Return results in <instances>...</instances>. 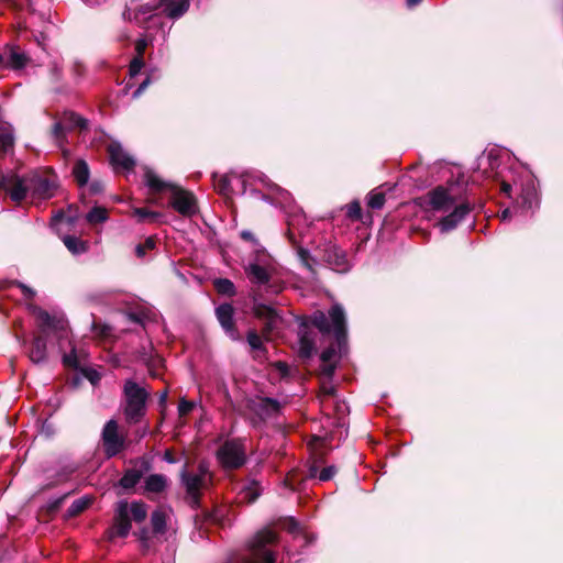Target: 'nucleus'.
<instances>
[{"label":"nucleus","mask_w":563,"mask_h":563,"mask_svg":"<svg viewBox=\"0 0 563 563\" xmlns=\"http://www.w3.org/2000/svg\"><path fill=\"white\" fill-rule=\"evenodd\" d=\"M148 506L143 500L129 503L119 500L114 506L111 526L104 531V538L113 541L117 538H126L132 529V522L140 525L147 518Z\"/></svg>","instance_id":"obj_1"},{"label":"nucleus","mask_w":563,"mask_h":563,"mask_svg":"<svg viewBox=\"0 0 563 563\" xmlns=\"http://www.w3.org/2000/svg\"><path fill=\"white\" fill-rule=\"evenodd\" d=\"M297 321L299 324L298 357L302 362H307L317 352L310 327L317 328L322 335H329L331 333V324L328 316L321 310H316L310 316L298 317Z\"/></svg>","instance_id":"obj_2"},{"label":"nucleus","mask_w":563,"mask_h":563,"mask_svg":"<svg viewBox=\"0 0 563 563\" xmlns=\"http://www.w3.org/2000/svg\"><path fill=\"white\" fill-rule=\"evenodd\" d=\"M467 189V181L464 176H459L455 180L446 181L445 186H437L424 197L418 198L420 206H427L434 211H446L450 206L464 199Z\"/></svg>","instance_id":"obj_3"},{"label":"nucleus","mask_w":563,"mask_h":563,"mask_svg":"<svg viewBox=\"0 0 563 563\" xmlns=\"http://www.w3.org/2000/svg\"><path fill=\"white\" fill-rule=\"evenodd\" d=\"M328 318L334 341L321 352L322 363H332L331 361L336 354L343 356L347 352V324L343 307L340 303L332 305Z\"/></svg>","instance_id":"obj_4"},{"label":"nucleus","mask_w":563,"mask_h":563,"mask_svg":"<svg viewBox=\"0 0 563 563\" xmlns=\"http://www.w3.org/2000/svg\"><path fill=\"white\" fill-rule=\"evenodd\" d=\"M278 534L271 528H264L256 532L249 542V550L252 556H244L239 563H276L274 552L267 549V545L276 544Z\"/></svg>","instance_id":"obj_5"},{"label":"nucleus","mask_w":563,"mask_h":563,"mask_svg":"<svg viewBox=\"0 0 563 563\" xmlns=\"http://www.w3.org/2000/svg\"><path fill=\"white\" fill-rule=\"evenodd\" d=\"M126 397V407L124 415L131 423H137L145 416L146 400L148 393L133 380H128L124 385Z\"/></svg>","instance_id":"obj_6"},{"label":"nucleus","mask_w":563,"mask_h":563,"mask_svg":"<svg viewBox=\"0 0 563 563\" xmlns=\"http://www.w3.org/2000/svg\"><path fill=\"white\" fill-rule=\"evenodd\" d=\"M58 188L57 176L53 172H32L29 174L30 196L34 200H48Z\"/></svg>","instance_id":"obj_7"},{"label":"nucleus","mask_w":563,"mask_h":563,"mask_svg":"<svg viewBox=\"0 0 563 563\" xmlns=\"http://www.w3.org/2000/svg\"><path fill=\"white\" fill-rule=\"evenodd\" d=\"M100 441L103 455L108 460L119 455L126 448L125 435L119 431V423L114 419L104 423Z\"/></svg>","instance_id":"obj_8"},{"label":"nucleus","mask_w":563,"mask_h":563,"mask_svg":"<svg viewBox=\"0 0 563 563\" xmlns=\"http://www.w3.org/2000/svg\"><path fill=\"white\" fill-rule=\"evenodd\" d=\"M199 474L189 472L186 466L180 472V482L186 489L187 503L192 509H198L201 503V489L205 486L206 470L200 465Z\"/></svg>","instance_id":"obj_9"},{"label":"nucleus","mask_w":563,"mask_h":563,"mask_svg":"<svg viewBox=\"0 0 563 563\" xmlns=\"http://www.w3.org/2000/svg\"><path fill=\"white\" fill-rule=\"evenodd\" d=\"M217 457L224 470H238L246 463L245 450L239 440L225 441L218 449Z\"/></svg>","instance_id":"obj_10"},{"label":"nucleus","mask_w":563,"mask_h":563,"mask_svg":"<svg viewBox=\"0 0 563 563\" xmlns=\"http://www.w3.org/2000/svg\"><path fill=\"white\" fill-rule=\"evenodd\" d=\"M253 301L252 311L254 317L264 322L261 331L262 336L269 341L272 333L277 327V322L280 321L282 318L275 308L262 302H257L256 295H254Z\"/></svg>","instance_id":"obj_11"},{"label":"nucleus","mask_w":563,"mask_h":563,"mask_svg":"<svg viewBox=\"0 0 563 563\" xmlns=\"http://www.w3.org/2000/svg\"><path fill=\"white\" fill-rule=\"evenodd\" d=\"M169 205L181 216L190 217L197 212L195 195L177 185L172 187Z\"/></svg>","instance_id":"obj_12"},{"label":"nucleus","mask_w":563,"mask_h":563,"mask_svg":"<svg viewBox=\"0 0 563 563\" xmlns=\"http://www.w3.org/2000/svg\"><path fill=\"white\" fill-rule=\"evenodd\" d=\"M321 260L333 271L344 273L349 269L346 253L335 244H327L322 249Z\"/></svg>","instance_id":"obj_13"},{"label":"nucleus","mask_w":563,"mask_h":563,"mask_svg":"<svg viewBox=\"0 0 563 563\" xmlns=\"http://www.w3.org/2000/svg\"><path fill=\"white\" fill-rule=\"evenodd\" d=\"M131 463H133L135 466L140 465V467L126 468L122 477L119 479L118 485L125 490L134 489L143 475L151 470V464L145 459L131 461Z\"/></svg>","instance_id":"obj_14"},{"label":"nucleus","mask_w":563,"mask_h":563,"mask_svg":"<svg viewBox=\"0 0 563 563\" xmlns=\"http://www.w3.org/2000/svg\"><path fill=\"white\" fill-rule=\"evenodd\" d=\"M461 201L462 202L457 205L452 212L439 221L438 225L442 232H450L454 230L474 209V203L466 200Z\"/></svg>","instance_id":"obj_15"},{"label":"nucleus","mask_w":563,"mask_h":563,"mask_svg":"<svg viewBox=\"0 0 563 563\" xmlns=\"http://www.w3.org/2000/svg\"><path fill=\"white\" fill-rule=\"evenodd\" d=\"M216 316L224 332L234 341L241 339L234 321V308L231 303L224 302L216 308Z\"/></svg>","instance_id":"obj_16"},{"label":"nucleus","mask_w":563,"mask_h":563,"mask_svg":"<svg viewBox=\"0 0 563 563\" xmlns=\"http://www.w3.org/2000/svg\"><path fill=\"white\" fill-rule=\"evenodd\" d=\"M107 153L109 159L114 169L121 167L124 170H133L135 167V161L129 154H126L121 144L117 141H112L107 146Z\"/></svg>","instance_id":"obj_17"},{"label":"nucleus","mask_w":563,"mask_h":563,"mask_svg":"<svg viewBox=\"0 0 563 563\" xmlns=\"http://www.w3.org/2000/svg\"><path fill=\"white\" fill-rule=\"evenodd\" d=\"M8 184L7 192L15 203H21L30 194L29 174L22 177L16 174H11L9 175Z\"/></svg>","instance_id":"obj_18"},{"label":"nucleus","mask_w":563,"mask_h":563,"mask_svg":"<svg viewBox=\"0 0 563 563\" xmlns=\"http://www.w3.org/2000/svg\"><path fill=\"white\" fill-rule=\"evenodd\" d=\"M249 408L262 419L271 418L280 411L278 400L271 397H261L257 401L252 400Z\"/></svg>","instance_id":"obj_19"},{"label":"nucleus","mask_w":563,"mask_h":563,"mask_svg":"<svg viewBox=\"0 0 563 563\" xmlns=\"http://www.w3.org/2000/svg\"><path fill=\"white\" fill-rule=\"evenodd\" d=\"M33 313L38 322L40 333L47 334V330L62 331L64 330V321L57 317L51 316L46 310L41 307L34 306Z\"/></svg>","instance_id":"obj_20"},{"label":"nucleus","mask_w":563,"mask_h":563,"mask_svg":"<svg viewBox=\"0 0 563 563\" xmlns=\"http://www.w3.org/2000/svg\"><path fill=\"white\" fill-rule=\"evenodd\" d=\"M245 273L252 284L260 285V286L266 285V286H268V288H273V285H269L271 274L268 273V271L265 267L261 266L260 264H257V263L249 264V266L245 267ZM279 290L280 289L277 287L272 289V291L275 294H277Z\"/></svg>","instance_id":"obj_21"},{"label":"nucleus","mask_w":563,"mask_h":563,"mask_svg":"<svg viewBox=\"0 0 563 563\" xmlns=\"http://www.w3.org/2000/svg\"><path fill=\"white\" fill-rule=\"evenodd\" d=\"M47 335L48 334H36L32 341L29 356L35 364L43 363L47 360Z\"/></svg>","instance_id":"obj_22"},{"label":"nucleus","mask_w":563,"mask_h":563,"mask_svg":"<svg viewBox=\"0 0 563 563\" xmlns=\"http://www.w3.org/2000/svg\"><path fill=\"white\" fill-rule=\"evenodd\" d=\"M159 5H166L164 13L167 18L176 20L181 18L190 7V0H161Z\"/></svg>","instance_id":"obj_23"},{"label":"nucleus","mask_w":563,"mask_h":563,"mask_svg":"<svg viewBox=\"0 0 563 563\" xmlns=\"http://www.w3.org/2000/svg\"><path fill=\"white\" fill-rule=\"evenodd\" d=\"M15 135L13 126L8 122H0V153L7 155L13 152Z\"/></svg>","instance_id":"obj_24"},{"label":"nucleus","mask_w":563,"mask_h":563,"mask_svg":"<svg viewBox=\"0 0 563 563\" xmlns=\"http://www.w3.org/2000/svg\"><path fill=\"white\" fill-rule=\"evenodd\" d=\"M145 185L152 194H159L167 189L172 191L173 184L166 183L161 179L151 168L145 169L144 174Z\"/></svg>","instance_id":"obj_25"},{"label":"nucleus","mask_w":563,"mask_h":563,"mask_svg":"<svg viewBox=\"0 0 563 563\" xmlns=\"http://www.w3.org/2000/svg\"><path fill=\"white\" fill-rule=\"evenodd\" d=\"M71 495V493H66L63 496L47 503L46 505L42 506L38 511V516L44 521L52 520L55 515L59 511L62 506L64 505L65 500Z\"/></svg>","instance_id":"obj_26"},{"label":"nucleus","mask_w":563,"mask_h":563,"mask_svg":"<svg viewBox=\"0 0 563 563\" xmlns=\"http://www.w3.org/2000/svg\"><path fill=\"white\" fill-rule=\"evenodd\" d=\"M63 122L65 123L67 130L77 129L79 132H85L89 128V122L87 119L70 110L63 113Z\"/></svg>","instance_id":"obj_27"},{"label":"nucleus","mask_w":563,"mask_h":563,"mask_svg":"<svg viewBox=\"0 0 563 563\" xmlns=\"http://www.w3.org/2000/svg\"><path fill=\"white\" fill-rule=\"evenodd\" d=\"M71 175L78 187L86 186L90 177V169L88 163L82 158H78L74 163Z\"/></svg>","instance_id":"obj_28"},{"label":"nucleus","mask_w":563,"mask_h":563,"mask_svg":"<svg viewBox=\"0 0 563 563\" xmlns=\"http://www.w3.org/2000/svg\"><path fill=\"white\" fill-rule=\"evenodd\" d=\"M151 528L153 536H163L167 530V516L163 509H155L151 514Z\"/></svg>","instance_id":"obj_29"},{"label":"nucleus","mask_w":563,"mask_h":563,"mask_svg":"<svg viewBox=\"0 0 563 563\" xmlns=\"http://www.w3.org/2000/svg\"><path fill=\"white\" fill-rule=\"evenodd\" d=\"M167 487V477L163 474H151L145 479V490L147 493L161 494Z\"/></svg>","instance_id":"obj_30"},{"label":"nucleus","mask_w":563,"mask_h":563,"mask_svg":"<svg viewBox=\"0 0 563 563\" xmlns=\"http://www.w3.org/2000/svg\"><path fill=\"white\" fill-rule=\"evenodd\" d=\"M520 200L521 208L526 210L532 209L533 205L537 203V190L533 183L522 186Z\"/></svg>","instance_id":"obj_31"},{"label":"nucleus","mask_w":563,"mask_h":563,"mask_svg":"<svg viewBox=\"0 0 563 563\" xmlns=\"http://www.w3.org/2000/svg\"><path fill=\"white\" fill-rule=\"evenodd\" d=\"M133 216L137 218L140 223H159L164 217L163 213L152 211L147 208H134Z\"/></svg>","instance_id":"obj_32"},{"label":"nucleus","mask_w":563,"mask_h":563,"mask_svg":"<svg viewBox=\"0 0 563 563\" xmlns=\"http://www.w3.org/2000/svg\"><path fill=\"white\" fill-rule=\"evenodd\" d=\"M246 340L249 345L253 351L257 353L254 358L266 356L267 349L263 343L261 335L256 332V330H250L246 335Z\"/></svg>","instance_id":"obj_33"},{"label":"nucleus","mask_w":563,"mask_h":563,"mask_svg":"<svg viewBox=\"0 0 563 563\" xmlns=\"http://www.w3.org/2000/svg\"><path fill=\"white\" fill-rule=\"evenodd\" d=\"M261 484L255 479L251 481L250 484L245 486L240 493L242 500L247 504L255 503L257 498L261 496Z\"/></svg>","instance_id":"obj_34"},{"label":"nucleus","mask_w":563,"mask_h":563,"mask_svg":"<svg viewBox=\"0 0 563 563\" xmlns=\"http://www.w3.org/2000/svg\"><path fill=\"white\" fill-rule=\"evenodd\" d=\"M92 503V498L88 496H84L78 498L71 503V505L66 510L65 516L67 518H74L84 512Z\"/></svg>","instance_id":"obj_35"},{"label":"nucleus","mask_w":563,"mask_h":563,"mask_svg":"<svg viewBox=\"0 0 563 563\" xmlns=\"http://www.w3.org/2000/svg\"><path fill=\"white\" fill-rule=\"evenodd\" d=\"M213 287L221 296L234 297L236 295L235 285L229 278H216L213 280Z\"/></svg>","instance_id":"obj_36"},{"label":"nucleus","mask_w":563,"mask_h":563,"mask_svg":"<svg viewBox=\"0 0 563 563\" xmlns=\"http://www.w3.org/2000/svg\"><path fill=\"white\" fill-rule=\"evenodd\" d=\"M133 534L140 541L142 553H147L151 548L152 539L156 537L152 534V528H148L146 526L141 527L136 531H134Z\"/></svg>","instance_id":"obj_37"},{"label":"nucleus","mask_w":563,"mask_h":563,"mask_svg":"<svg viewBox=\"0 0 563 563\" xmlns=\"http://www.w3.org/2000/svg\"><path fill=\"white\" fill-rule=\"evenodd\" d=\"M30 58L24 52L12 49L7 65L12 69H22L26 66Z\"/></svg>","instance_id":"obj_38"},{"label":"nucleus","mask_w":563,"mask_h":563,"mask_svg":"<svg viewBox=\"0 0 563 563\" xmlns=\"http://www.w3.org/2000/svg\"><path fill=\"white\" fill-rule=\"evenodd\" d=\"M63 242L73 254H81L87 251L86 243L74 235H65Z\"/></svg>","instance_id":"obj_39"},{"label":"nucleus","mask_w":563,"mask_h":563,"mask_svg":"<svg viewBox=\"0 0 563 563\" xmlns=\"http://www.w3.org/2000/svg\"><path fill=\"white\" fill-rule=\"evenodd\" d=\"M108 219V211L106 208L95 206L86 216V220L90 224L102 223Z\"/></svg>","instance_id":"obj_40"},{"label":"nucleus","mask_w":563,"mask_h":563,"mask_svg":"<svg viewBox=\"0 0 563 563\" xmlns=\"http://www.w3.org/2000/svg\"><path fill=\"white\" fill-rule=\"evenodd\" d=\"M157 238L155 235H151L145 239L143 243H140L135 246V255L139 258H143L148 251H152L156 247Z\"/></svg>","instance_id":"obj_41"},{"label":"nucleus","mask_w":563,"mask_h":563,"mask_svg":"<svg viewBox=\"0 0 563 563\" xmlns=\"http://www.w3.org/2000/svg\"><path fill=\"white\" fill-rule=\"evenodd\" d=\"M63 365L67 368H73L76 372H79V369L82 367L80 365L79 356L76 353V349H71V351L68 354H64L63 356Z\"/></svg>","instance_id":"obj_42"},{"label":"nucleus","mask_w":563,"mask_h":563,"mask_svg":"<svg viewBox=\"0 0 563 563\" xmlns=\"http://www.w3.org/2000/svg\"><path fill=\"white\" fill-rule=\"evenodd\" d=\"M386 202V196L384 192H369L368 199H367V206L371 209L378 210L384 207Z\"/></svg>","instance_id":"obj_43"},{"label":"nucleus","mask_w":563,"mask_h":563,"mask_svg":"<svg viewBox=\"0 0 563 563\" xmlns=\"http://www.w3.org/2000/svg\"><path fill=\"white\" fill-rule=\"evenodd\" d=\"M276 525L289 533H295L299 530V523L294 517L279 518Z\"/></svg>","instance_id":"obj_44"},{"label":"nucleus","mask_w":563,"mask_h":563,"mask_svg":"<svg viewBox=\"0 0 563 563\" xmlns=\"http://www.w3.org/2000/svg\"><path fill=\"white\" fill-rule=\"evenodd\" d=\"M346 217L351 221L362 220V207L358 200H353L347 205Z\"/></svg>","instance_id":"obj_45"},{"label":"nucleus","mask_w":563,"mask_h":563,"mask_svg":"<svg viewBox=\"0 0 563 563\" xmlns=\"http://www.w3.org/2000/svg\"><path fill=\"white\" fill-rule=\"evenodd\" d=\"M78 373L92 385H97L101 379L99 372L90 367L82 366Z\"/></svg>","instance_id":"obj_46"},{"label":"nucleus","mask_w":563,"mask_h":563,"mask_svg":"<svg viewBox=\"0 0 563 563\" xmlns=\"http://www.w3.org/2000/svg\"><path fill=\"white\" fill-rule=\"evenodd\" d=\"M214 188L218 194L222 196H229L232 191L231 181L228 176H221L220 179L214 184Z\"/></svg>","instance_id":"obj_47"},{"label":"nucleus","mask_w":563,"mask_h":563,"mask_svg":"<svg viewBox=\"0 0 563 563\" xmlns=\"http://www.w3.org/2000/svg\"><path fill=\"white\" fill-rule=\"evenodd\" d=\"M66 129L67 128L64 122H55L53 124L51 133L57 143H62L66 139Z\"/></svg>","instance_id":"obj_48"},{"label":"nucleus","mask_w":563,"mask_h":563,"mask_svg":"<svg viewBox=\"0 0 563 563\" xmlns=\"http://www.w3.org/2000/svg\"><path fill=\"white\" fill-rule=\"evenodd\" d=\"M324 462L323 455L314 457V460L308 466V474L306 478H316L319 475V465Z\"/></svg>","instance_id":"obj_49"},{"label":"nucleus","mask_w":563,"mask_h":563,"mask_svg":"<svg viewBox=\"0 0 563 563\" xmlns=\"http://www.w3.org/2000/svg\"><path fill=\"white\" fill-rule=\"evenodd\" d=\"M111 327L108 325V324H104V323H100V322H97V321H93L92 322V331L93 333H96L97 335L101 336V338H108L111 335Z\"/></svg>","instance_id":"obj_50"},{"label":"nucleus","mask_w":563,"mask_h":563,"mask_svg":"<svg viewBox=\"0 0 563 563\" xmlns=\"http://www.w3.org/2000/svg\"><path fill=\"white\" fill-rule=\"evenodd\" d=\"M298 256L301 261V263L310 271L312 269V263H314V258L310 255V252L307 249L299 247L298 249Z\"/></svg>","instance_id":"obj_51"},{"label":"nucleus","mask_w":563,"mask_h":563,"mask_svg":"<svg viewBox=\"0 0 563 563\" xmlns=\"http://www.w3.org/2000/svg\"><path fill=\"white\" fill-rule=\"evenodd\" d=\"M144 66V60H143V57L142 56H135L131 63H130V66H129V74L131 77H134L136 76L141 69L143 68Z\"/></svg>","instance_id":"obj_52"},{"label":"nucleus","mask_w":563,"mask_h":563,"mask_svg":"<svg viewBox=\"0 0 563 563\" xmlns=\"http://www.w3.org/2000/svg\"><path fill=\"white\" fill-rule=\"evenodd\" d=\"M195 408V402L187 400L186 398H180L178 404V413L180 417H185L189 415Z\"/></svg>","instance_id":"obj_53"},{"label":"nucleus","mask_w":563,"mask_h":563,"mask_svg":"<svg viewBox=\"0 0 563 563\" xmlns=\"http://www.w3.org/2000/svg\"><path fill=\"white\" fill-rule=\"evenodd\" d=\"M335 369H336V362H333V363H322L321 367H320V372H319V375L328 378V379H332L334 373H335Z\"/></svg>","instance_id":"obj_54"},{"label":"nucleus","mask_w":563,"mask_h":563,"mask_svg":"<svg viewBox=\"0 0 563 563\" xmlns=\"http://www.w3.org/2000/svg\"><path fill=\"white\" fill-rule=\"evenodd\" d=\"M305 478L298 479L297 478V472L294 470L288 473V475L285 478V485L290 487L292 490L297 489V486L303 481Z\"/></svg>","instance_id":"obj_55"},{"label":"nucleus","mask_w":563,"mask_h":563,"mask_svg":"<svg viewBox=\"0 0 563 563\" xmlns=\"http://www.w3.org/2000/svg\"><path fill=\"white\" fill-rule=\"evenodd\" d=\"M336 471L338 470H336V467L334 465L327 466V467H324L323 470L320 471V473L318 475V478L321 482H328L331 478H333V476L335 475Z\"/></svg>","instance_id":"obj_56"},{"label":"nucleus","mask_w":563,"mask_h":563,"mask_svg":"<svg viewBox=\"0 0 563 563\" xmlns=\"http://www.w3.org/2000/svg\"><path fill=\"white\" fill-rule=\"evenodd\" d=\"M13 285H15L16 287H19L21 289L23 296L26 299L32 300L35 297V295H36L34 289H32L31 287H29L27 285H25V284H23V283H21L19 280H14Z\"/></svg>","instance_id":"obj_57"},{"label":"nucleus","mask_w":563,"mask_h":563,"mask_svg":"<svg viewBox=\"0 0 563 563\" xmlns=\"http://www.w3.org/2000/svg\"><path fill=\"white\" fill-rule=\"evenodd\" d=\"M159 7H161L159 3L158 4H150V3L142 4L136 9L135 15L151 13V12L155 11L156 9H158Z\"/></svg>","instance_id":"obj_58"},{"label":"nucleus","mask_w":563,"mask_h":563,"mask_svg":"<svg viewBox=\"0 0 563 563\" xmlns=\"http://www.w3.org/2000/svg\"><path fill=\"white\" fill-rule=\"evenodd\" d=\"M103 190H104V184L102 180H93L89 185V191L92 195H98V194L102 192Z\"/></svg>","instance_id":"obj_59"},{"label":"nucleus","mask_w":563,"mask_h":563,"mask_svg":"<svg viewBox=\"0 0 563 563\" xmlns=\"http://www.w3.org/2000/svg\"><path fill=\"white\" fill-rule=\"evenodd\" d=\"M275 368L279 372V374L282 375V377H286L289 375V366L286 362H283V361H277L275 364H274Z\"/></svg>","instance_id":"obj_60"},{"label":"nucleus","mask_w":563,"mask_h":563,"mask_svg":"<svg viewBox=\"0 0 563 563\" xmlns=\"http://www.w3.org/2000/svg\"><path fill=\"white\" fill-rule=\"evenodd\" d=\"M151 84V78L150 76H147L140 85L139 87L136 88V90L133 92V98L136 99L139 98L143 92L144 90L147 88V86Z\"/></svg>","instance_id":"obj_61"},{"label":"nucleus","mask_w":563,"mask_h":563,"mask_svg":"<svg viewBox=\"0 0 563 563\" xmlns=\"http://www.w3.org/2000/svg\"><path fill=\"white\" fill-rule=\"evenodd\" d=\"M167 397H168V390L167 389H164L158 395V405H159L162 411H164L165 408H166Z\"/></svg>","instance_id":"obj_62"},{"label":"nucleus","mask_w":563,"mask_h":563,"mask_svg":"<svg viewBox=\"0 0 563 563\" xmlns=\"http://www.w3.org/2000/svg\"><path fill=\"white\" fill-rule=\"evenodd\" d=\"M240 236L242 240L246 241V242H252L254 244L257 243V240L256 238L254 236V234L251 232V231H247V230H243L241 233H240Z\"/></svg>","instance_id":"obj_63"},{"label":"nucleus","mask_w":563,"mask_h":563,"mask_svg":"<svg viewBox=\"0 0 563 563\" xmlns=\"http://www.w3.org/2000/svg\"><path fill=\"white\" fill-rule=\"evenodd\" d=\"M500 191L506 195L508 198H511L512 187L509 183L505 180H500Z\"/></svg>","instance_id":"obj_64"}]
</instances>
